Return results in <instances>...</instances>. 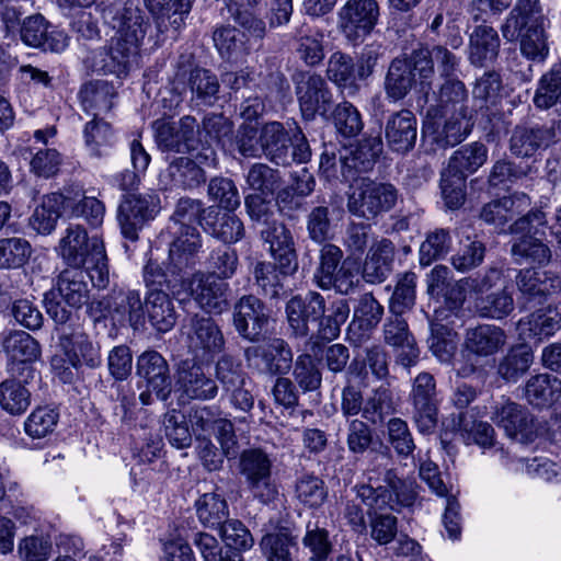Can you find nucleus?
<instances>
[{"instance_id": "473e14b6", "label": "nucleus", "mask_w": 561, "mask_h": 561, "mask_svg": "<svg viewBox=\"0 0 561 561\" xmlns=\"http://www.w3.org/2000/svg\"><path fill=\"white\" fill-rule=\"evenodd\" d=\"M180 230L181 236L171 243L169 249V261L173 274L194 267L202 247L201 236L194 227Z\"/></svg>"}, {"instance_id": "0e129e2a", "label": "nucleus", "mask_w": 561, "mask_h": 561, "mask_svg": "<svg viewBox=\"0 0 561 561\" xmlns=\"http://www.w3.org/2000/svg\"><path fill=\"white\" fill-rule=\"evenodd\" d=\"M31 404L30 391L19 381L7 379L0 383V405L12 415L24 413Z\"/></svg>"}, {"instance_id": "b1692460", "label": "nucleus", "mask_w": 561, "mask_h": 561, "mask_svg": "<svg viewBox=\"0 0 561 561\" xmlns=\"http://www.w3.org/2000/svg\"><path fill=\"white\" fill-rule=\"evenodd\" d=\"M491 419L508 437L520 442L533 439V419L519 404L506 400L495 407Z\"/></svg>"}, {"instance_id": "2eb2a0df", "label": "nucleus", "mask_w": 561, "mask_h": 561, "mask_svg": "<svg viewBox=\"0 0 561 561\" xmlns=\"http://www.w3.org/2000/svg\"><path fill=\"white\" fill-rule=\"evenodd\" d=\"M244 357L249 366L271 376L287 373L293 362V353L287 342L278 337L247 347Z\"/></svg>"}, {"instance_id": "dca6fc26", "label": "nucleus", "mask_w": 561, "mask_h": 561, "mask_svg": "<svg viewBox=\"0 0 561 561\" xmlns=\"http://www.w3.org/2000/svg\"><path fill=\"white\" fill-rule=\"evenodd\" d=\"M436 382L430 373H420L412 386L413 419L421 433H432L437 424Z\"/></svg>"}, {"instance_id": "9b49d317", "label": "nucleus", "mask_w": 561, "mask_h": 561, "mask_svg": "<svg viewBox=\"0 0 561 561\" xmlns=\"http://www.w3.org/2000/svg\"><path fill=\"white\" fill-rule=\"evenodd\" d=\"M471 112L461 114H439L436 107H427L423 133L432 137L440 148L454 147L467 138L472 128Z\"/></svg>"}, {"instance_id": "e2e57ef3", "label": "nucleus", "mask_w": 561, "mask_h": 561, "mask_svg": "<svg viewBox=\"0 0 561 561\" xmlns=\"http://www.w3.org/2000/svg\"><path fill=\"white\" fill-rule=\"evenodd\" d=\"M198 519L206 527H220L228 517L225 499L215 493H205L196 502Z\"/></svg>"}, {"instance_id": "de8ad7c7", "label": "nucleus", "mask_w": 561, "mask_h": 561, "mask_svg": "<svg viewBox=\"0 0 561 561\" xmlns=\"http://www.w3.org/2000/svg\"><path fill=\"white\" fill-rule=\"evenodd\" d=\"M458 237L461 240L465 238L466 243L461 244L458 252L453 255L451 264L459 272H467L477 266H479L485 255V247L484 244L474 239L470 238V228L469 227H460L457 229Z\"/></svg>"}, {"instance_id": "5fc2aeb1", "label": "nucleus", "mask_w": 561, "mask_h": 561, "mask_svg": "<svg viewBox=\"0 0 561 561\" xmlns=\"http://www.w3.org/2000/svg\"><path fill=\"white\" fill-rule=\"evenodd\" d=\"M381 151V140L374 138L367 144L360 145L351 156L340 159L342 175L345 180H350L353 175L351 170L356 172H366L374 167L376 158Z\"/></svg>"}, {"instance_id": "5701e85b", "label": "nucleus", "mask_w": 561, "mask_h": 561, "mask_svg": "<svg viewBox=\"0 0 561 561\" xmlns=\"http://www.w3.org/2000/svg\"><path fill=\"white\" fill-rule=\"evenodd\" d=\"M137 375L145 379L147 387L160 400H167L171 393L169 365L157 351L149 350L137 358Z\"/></svg>"}, {"instance_id": "393cba45", "label": "nucleus", "mask_w": 561, "mask_h": 561, "mask_svg": "<svg viewBox=\"0 0 561 561\" xmlns=\"http://www.w3.org/2000/svg\"><path fill=\"white\" fill-rule=\"evenodd\" d=\"M560 129L559 124L536 128L516 127L510 140V149L514 156L531 157L538 149L554 144Z\"/></svg>"}, {"instance_id": "4d7b16f0", "label": "nucleus", "mask_w": 561, "mask_h": 561, "mask_svg": "<svg viewBox=\"0 0 561 561\" xmlns=\"http://www.w3.org/2000/svg\"><path fill=\"white\" fill-rule=\"evenodd\" d=\"M297 540L288 530L266 534L260 541V548L267 561H293L291 550Z\"/></svg>"}, {"instance_id": "2f4dec72", "label": "nucleus", "mask_w": 561, "mask_h": 561, "mask_svg": "<svg viewBox=\"0 0 561 561\" xmlns=\"http://www.w3.org/2000/svg\"><path fill=\"white\" fill-rule=\"evenodd\" d=\"M289 129L279 122H270L260 129L262 153L278 165L290 164Z\"/></svg>"}, {"instance_id": "c85d7f7f", "label": "nucleus", "mask_w": 561, "mask_h": 561, "mask_svg": "<svg viewBox=\"0 0 561 561\" xmlns=\"http://www.w3.org/2000/svg\"><path fill=\"white\" fill-rule=\"evenodd\" d=\"M416 118L409 110H402L389 117L386 124V139L390 148L397 152L411 150L416 141Z\"/></svg>"}, {"instance_id": "bb28decb", "label": "nucleus", "mask_w": 561, "mask_h": 561, "mask_svg": "<svg viewBox=\"0 0 561 561\" xmlns=\"http://www.w3.org/2000/svg\"><path fill=\"white\" fill-rule=\"evenodd\" d=\"M507 336L503 329L494 324H479L466 331L465 350L478 357L496 354L506 344Z\"/></svg>"}, {"instance_id": "c03bdc74", "label": "nucleus", "mask_w": 561, "mask_h": 561, "mask_svg": "<svg viewBox=\"0 0 561 561\" xmlns=\"http://www.w3.org/2000/svg\"><path fill=\"white\" fill-rule=\"evenodd\" d=\"M3 350L12 363L31 364L41 356L39 343L25 331H12L3 339Z\"/></svg>"}, {"instance_id": "58836bf2", "label": "nucleus", "mask_w": 561, "mask_h": 561, "mask_svg": "<svg viewBox=\"0 0 561 561\" xmlns=\"http://www.w3.org/2000/svg\"><path fill=\"white\" fill-rule=\"evenodd\" d=\"M116 96L115 87L105 80L90 81L80 90V99L84 112L93 115L95 118L112 110Z\"/></svg>"}, {"instance_id": "7c9ffc66", "label": "nucleus", "mask_w": 561, "mask_h": 561, "mask_svg": "<svg viewBox=\"0 0 561 561\" xmlns=\"http://www.w3.org/2000/svg\"><path fill=\"white\" fill-rule=\"evenodd\" d=\"M382 314L383 307L371 294L362 296L357 308L354 310V319L350 324V341L359 345L368 337L367 333L379 323Z\"/></svg>"}, {"instance_id": "680f3d73", "label": "nucleus", "mask_w": 561, "mask_h": 561, "mask_svg": "<svg viewBox=\"0 0 561 561\" xmlns=\"http://www.w3.org/2000/svg\"><path fill=\"white\" fill-rule=\"evenodd\" d=\"M534 355L526 345H517L502 358L497 371L507 381H516L533 364Z\"/></svg>"}, {"instance_id": "39448f33", "label": "nucleus", "mask_w": 561, "mask_h": 561, "mask_svg": "<svg viewBox=\"0 0 561 561\" xmlns=\"http://www.w3.org/2000/svg\"><path fill=\"white\" fill-rule=\"evenodd\" d=\"M398 197L399 192L392 184L360 178L351 186L347 209L353 216L373 220L391 210Z\"/></svg>"}, {"instance_id": "338daca9", "label": "nucleus", "mask_w": 561, "mask_h": 561, "mask_svg": "<svg viewBox=\"0 0 561 561\" xmlns=\"http://www.w3.org/2000/svg\"><path fill=\"white\" fill-rule=\"evenodd\" d=\"M332 121L339 135L344 138L357 136L364 123L358 110L350 102H342L332 112Z\"/></svg>"}, {"instance_id": "1a4fd4ad", "label": "nucleus", "mask_w": 561, "mask_h": 561, "mask_svg": "<svg viewBox=\"0 0 561 561\" xmlns=\"http://www.w3.org/2000/svg\"><path fill=\"white\" fill-rule=\"evenodd\" d=\"M379 16L377 0H347L337 12V26L347 41L358 43L373 32Z\"/></svg>"}, {"instance_id": "8fccbe9b", "label": "nucleus", "mask_w": 561, "mask_h": 561, "mask_svg": "<svg viewBox=\"0 0 561 561\" xmlns=\"http://www.w3.org/2000/svg\"><path fill=\"white\" fill-rule=\"evenodd\" d=\"M560 393L561 380L548 374L531 377L525 387L527 400L537 407L551 404L559 398Z\"/></svg>"}, {"instance_id": "864d4df0", "label": "nucleus", "mask_w": 561, "mask_h": 561, "mask_svg": "<svg viewBox=\"0 0 561 561\" xmlns=\"http://www.w3.org/2000/svg\"><path fill=\"white\" fill-rule=\"evenodd\" d=\"M457 431L467 445L477 444L482 448L493 445V427L486 422L476 421L469 412L459 413Z\"/></svg>"}, {"instance_id": "4c0bfd02", "label": "nucleus", "mask_w": 561, "mask_h": 561, "mask_svg": "<svg viewBox=\"0 0 561 561\" xmlns=\"http://www.w3.org/2000/svg\"><path fill=\"white\" fill-rule=\"evenodd\" d=\"M203 220L204 230L225 243H236L244 237L243 222L232 211L220 214L209 207Z\"/></svg>"}, {"instance_id": "a211bd4d", "label": "nucleus", "mask_w": 561, "mask_h": 561, "mask_svg": "<svg viewBox=\"0 0 561 561\" xmlns=\"http://www.w3.org/2000/svg\"><path fill=\"white\" fill-rule=\"evenodd\" d=\"M268 316L264 304L253 295L241 297L233 308L237 332L251 342L260 341L267 332Z\"/></svg>"}, {"instance_id": "c9c22d12", "label": "nucleus", "mask_w": 561, "mask_h": 561, "mask_svg": "<svg viewBox=\"0 0 561 561\" xmlns=\"http://www.w3.org/2000/svg\"><path fill=\"white\" fill-rule=\"evenodd\" d=\"M394 259V244L388 239L375 242L363 265V278L367 283L378 284L386 279Z\"/></svg>"}, {"instance_id": "aec40b11", "label": "nucleus", "mask_w": 561, "mask_h": 561, "mask_svg": "<svg viewBox=\"0 0 561 561\" xmlns=\"http://www.w3.org/2000/svg\"><path fill=\"white\" fill-rule=\"evenodd\" d=\"M175 385L182 397L192 400H211L218 393L216 381L203 365L188 359L180 363Z\"/></svg>"}, {"instance_id": "7ed1b4c3", "label": "nucleus", "mask_w": 561, "mask_h": 561, "mask_svg": "<svg viewBox=\"0 0 561 561\" xmlns=\"http://www.w3.org/2000/svg\"><path fill=\"white\" fill-rule=\"evenodd\" d=\"M549 19L543 14L540 0H516L501 32L507 42L519 41V50L527 60L542 64L549 56Z\"/></svg>"}, {"instance_id": "0eeeda50", "label": "nucleus", "mask_w": 561, "mask_h": 561, "mask_svg": "<svg viewBox=\"0 0 561 561\" xmlns=\"http://www.w3.org/2000/svg\"><path fill=\"white\" fill-rule=\"evenodd\" d=\"M90 312L96 320L110 318L118 325H130L134 329L145 322V308L137 290H119L103 297L90 305Z\"/></svg>"}, {"instance_id": "f257e3e1", "label": "nucleus", "mask_w": 561, "mask_h": 561, "mask_svg": "<svg viewBox=\"0 0 561 561\" xmlns=\"http://www.w3.org/2000/svg\"><path fill=\"white\" fill-rule=\"evenodd\" d=\"M112 13V9H105L104 19H112L115 36L112 37L108 49L93 53L91 67L95 72L121 77L128 72L136 60L150 23L137 7L125 5L117 9L115 15Z\"/></svg>"}, {"instance_id": "6e6d98bb", "label": "nucleus", "mask_w": 561, "mask_h": 561, "mask_svg": "<svg viewBox=\"0 0 561 561\" xmlns=\"http://www.w3.org/2000/svg\"><path fill=\"white\" fill-rule=\"evenodd\" d=\"M534 103L539 108H550L561 103V62L552 67L541 76L534 96Z\"/></svg>"}, {"instance_id": "a18cd8bd", "label": "nucleus", "mask_w": 561, "mask_h": 561, "mask_svg": "<svg viewBox=\"0 0 561 561\" xmlns=\"http://www.w3.org/2000/svg\"><path fill=\"white\" fill-rule=\"evenodd\" d=\"M467 101L468 90L465 83L458 79H446L439 89L436 104H431L428 107L438 108L442 115H448V113L465 115L470 112Z\"/></svg>"}, {"instance_id": "09e8293b", "label": "nucleus", "mask_w": 561, "mask_h": 561, "mask_svg": "<svg viewBox=\"0 0 561 561\" xmlns=\"http://www.w3.org/2000/svg\"><path fill=\"white\" fill-rule=\"evenodd\" d=\"M488 160V148L482 142H471L455 151L449 159L447 169L468 175L474 173Z\"/></svg>"}, {"instance_id": "bf43d9fd", "label": "nucleus", "mask_w": 561, "mask_h": 561, "mask_svg": "<svg viewBox=\"0 0 561 561\" xmlns=\"http://www.w3.org/2000/svg\"><path fill=\"white\" fill-rule=\"evenodd\" d=\"M416 274L404 272L397 275L393 293L389 300L390 313H404L411 310L415 304Z\"/></svg>"}, {"instance_id": "ddd939ff", "label": "nucleus", "mask_w": 561, "mask_h": 561, "mask_svg": "<svg viewBox=\"0 0 561 561\" xmlns=\"http://www.w3.org/2000/svg\"><path fill=\"white\" fill-rule=\"evenodd\" d=\"M152 126L156 142L162 151L184 153L197 148L201 131L193 116H183L179 122L158 119Z\"/></svg>"}, {"instance_id": "69168bd1", "label": "nucleus", "mask_w": 561, "mask_h": 561, "mask_svg": "<svg viewBox=\"0 0 561 561\" xmlns=\"http://www.w3.org/2000/svg\"><path fill=\"white\" fill-rule=\"evenodd\" d=\"M328 492L324 482L313 473H304L297 478L295 483V496L308 507L321 506Z\"/></svg>"}, {"instance_id": "9d476101", "label": "nucleus", "mask_w": 561, "mask_h": 561, "mask_svg": "<svg viewBox=\"0 0 561 561\" xmlns=\"http://www.w3.org/2000/svg\"><path fill=\"white\" fill-rule=\"evenodd\" d=\"M295 92L302 116L311 121L325 116L333 104V95L325 80L318 73L298 71L293 76Z\"/></svg>"}, {"instance_id": "3c124183", "label": "nucleus", "mask_w": 561, "mask_h": 561, "mask_svg": "<svg viewBox=\"0 0 561 561\" xmlns=\"http://www.w3.org/2000/svg\"><path fill=\"white\" fill-rule=\"evenodd\" d=\"M84 144L91 154L102 157L115 142L112 126L102 118L93 117L83 128Z\"/></svg>"}, {"instance_id": "cd10ccee", "label": "nucleus", "mask_w": 561, "mask_h": 561, "mask_svg": "<svg viewBox=\"0 0 561 561\" xmlns=\"http://www.w3.org/2000/svg\"><path fill=\"white\" fill-rule=\"evenodd\" d=\"M88 268L67 266L57 278V291L61 300L71 308L79 309L89 298Z\"/></svg>"}, {"instance_id": "052dcab7", "label": "nucleus", "mask_w": 561, "mask_h": 561, "mask_svg": "<svg viewBox=\"0 0 561 561\" xmlns=\"http://www.w3.org/2000/svg\"><path fill=\"white\" fill-rule=\"evenodd\" d=\"M297 54L308 66L319 65L324 58L323 38L324 33L319 28L304 26L298 31Z\"/></svg>"}, {"instance_id": "37998d69", "label": "nucleus", "mask_w": 561, "mask_h": 561, "mask_svg": "<svg viewBox=\"0 0 561 561\" xmlns=\"http://www.w3.org/2000/svg\"><path fill=\"white\" fill-rule=\"evenodd\" d=\"M415 82L412 64L405 58H394L385 78V91L393 101L402 100Z\"/></svg>"}, {"instance_id": "4468645a", "label": "nucleus", "mask_w": 561, "mask_h": 561, "mask_svg": "<svg viewBox=\"0 0 561 561\" xmlns=\"http://www.w3.org/2000/svg\"><path fill=\"white\" fill-rule=\"evenodd\" d=\"M196 304L206 312L220 314L229 307V285L214 274L198 272L183 282Z\"/></svg>"}, {"instance_id": "6e6552de", "label": "nucleus", "mask_w": 561, "mask_h": 561, "mask_svg": "<svg viewBox=\"0 0 561 561\" xmlns=\"http://www.w3.org/2000/svg\"><path fill=\"white\" fill-rule=\"evenodd\" d=\"M160 211V198L154 193L125 194L118 205L117 221L126 239L136 241L139 231Z\"/></svg>"}, {"instance_id": "ea45409f", "label": "nucleus", "mask_w": 561, "mask_h": 561, "mask_svg": "<svg viewBox=\"0 0 561 561\" xmlns=\"http://www.w3.org/2000/svg\"><path fill=\"white\" fill-rule=\"evenodd\" d=\"M151 325L159 332L170 331L176 322V312L170 296L164 289H150L145 306Z\"/></svg>"}, {"instance_id": "f8f14e48", "label": "nucleus", "mask_w": 561, "mask_h": 561, "mask_svg": "<svg viewBox=\"0 0 561 561\" xmlns=\"http://www.w3.org/2000/svg\"><path fill=\"white\" fill-rule=\"evenodd\" d=\"M327 311L324 297L313 290L293 296L286 304V317L290 335L297 339L309 336L310 324H318L323 320Z\"/></svg>"}, {"instance_id": "f03ea898", "label": "nucleus", "mask_w": 561, "mask_h": 561, "mask_svg": "<svg viewBox=\"0 0 561 561\" xmlns=\"http://www.w3.org/2000/svg\"><path fill=\"white\" fill-rule=\"evenodd\" d=\"M389 453H377L368 468V482L356 486L357 496L371 510L400 511L416 501V484L413 480L400 479L390 468Z\"/></svg>"}, {"instance_id": "72a5a7b5", "label": "nucleus", "mask_w": 561, "mask_h": 561, "mask_svg": "<svg viewBox=\"0 0 561 561\" xmlns=\"http://www.w3.org/2000/svg\"><path fill=\"white\" fill-rule=\"evenodd\" d=\"M195 0H144L148 11L156 20L157 26L161 32L167 30L169 25L179 31L184 24L185 19L191 12Z\"/></svg>"}, {"instance_id": "e433bc0d", "label": "nucleus", "mask_w": 561, "mask_h": 561, "mask_svg": "<svg viewBox=\"0 0 561 561\" xmlns=\"http://www.w3.org/2000/svg\"><path fill=\"white\" fill-rule=\"evenodd\" d=\"M500 50V37L495 28L481 24L469 36V59L474 66H484L496 59Z\"/></svg>"}, {"instance_id": "774afa93", "label": "nucleus", "mask_w": 561, "mask_h": 561, "mask_svg": "<svg viewBox=\"0 0 561 561\" xmlns=\"http://www.w3.org/2000/svg\"><path fill=\"white\" fill-rule=\"evenodd\" d=\"M240 470L248 484L256 480L271 478L272 460L261 449L244 450L240 458Z\"/></svg>"}, {"instance_id": "13d9d810", "label": "nucleus", "mask_w": 561, "mask_h": 561, "mask_svg": "<svg viewBox=\"0 0 561 561\" xmlns=\"http://www.w3.org/2000/svg\"><path fill=\"white\" fill-rule=\"evenodd\" d=\"M328 78L342 89L355 91L357 89V76L353 58L344 53H333L328 61Z\"/></svg>"}, {"instance_id": "c756f323", "label": "nucleus", "mask_w": 561, "mask_h": 561, "mask_svg": "<svg viewBox=\"0 0 561 561\" xmlns=\"http://www.w3.org/2000/svg\"><path fill=\"white\" fill-rule=\"evenodd\" d=\"M561 328V311L557 307L539 309L517 323L522 339H536L539 342L553 335Z\"/></svg>"}, {"instance_id": "79ce46f5", "label": "nucleus", "mask_w": 561, "mask_h": 561, "mask_svg": "<svg viewBox=\"0 0 561 561\" xmlns=\"http://www.w3.org/2000/svg\"><path fill=\"white\" fill-rule=\"evenodd\" d=\"M66 191V210L72 217H83L91 226L102 224L105 207L95 197L87 196L80 187H68Z\"/></svg>"}, {"instance_id": "a878e982", "label": "nucleus", "mask_w": 561, "mask_h": 561, "mask_svg": "<svg viewBox=\"0 0 561 561\" xmlns=\"http://www.w3.org/2000/svg\"><path fill=\"white\" fill-rule=\"evenodd\" d=\"M205 180L204 170L187 157H180L170 162L159 176L164 190H190L199 186Z\"/></svg>"}, {"instance_id": "20e7f679", "label": "nucleus", "mask_w": 561, "mask_h": 561, "mask_svg": "<svg viewBox=\"0 0 561 561\" xmlns=\"http://www.w3.org/2000/svg\"><path fill=\"white\" fill-rule=\"evenodd\" d=\"M58 253L67 266L88 268L93 287L104 289L108 286L107 256L100 237H89L82 226L69 225L59 241Z\"/></svg>"}, {"instance_id": "49530a36", "label": "nucleus", "mask_w": 561, "mask_h": 561, "mask_svg": "<svg viewBox=\"0 0 561 561\" xmlns=\"http://www.w3.org/2000/svg\"><path fill=\"white\" fill-rule=\"evenodd\" d=\"M188 87L192 101L197 105H213L218 100L219 81L208 69L195 68L190 72Z\"/></svg>"}, {"instance_id": "f3484780", "label": "nucleus", "mask_w": 561, "mask_h": 561, "mask_svg": "<svg viewBox=\"0 0 561 561\" xmlns=\"http://www.w3.org/2000/svg\"><path fill=\"white\" fill-rule=\"evenodd\" d=\"M261 238L284 276L298 270V257L290 230L280 221L272 220L261 230Z\"/></svg>"}, {"instance_id": "423d86ee", "label": "nucleus", "mask_w": 561, "mask_h": 561, "mask_svg": "<svg viewBox=\"0 0 561 561\" xmlns=\"http://www.w3.org/2000/svg\"><path fill=\"white\" fill-rule=\"evenodd\" d=\"M546 222V215L536 209L510 226V231L513 233H526L512 245L511 253L515 263H537L539 265L549 263L551 251L548 245L529 234L531 232L537 234L539 227L545 226Z\"/></svg>"}, {"instance_id": "f704fd0d", "label": "nucleus", "mask_w": 561, "mask_h": 561, "mask_svg": "<svg viewBox=\"0 0 561 561\" xmlns=\"http://www.w3.org/2000/svg\"><path fill=\"white\" fill-rule=\"evenodd\" d=\"M516 286L528 299L545 298L561 288V279L547 271L525 268L517 274Z\"/></svg>"}, {"instance_id": "a19ab883", "label": "nucleus", "mask_w": 561, "mask_h": 561, "mask_svg": "<svg viewBox=\"0 0 561 561\" xmlns=\"http://www.w3.org/2000/svg\"><path fill=\"white\" fill-rule=\"evenodd\" d=\"M62 213L69 214L66 210V191L45 195L31 217V226L41 234H49Z\"/></svg>"}, {"instance_id": "412c9836", "label": "nucleus", "mask_w": 561, "mask_h": 561, "mask_svg": "<svg viewBox=\"0 0 561 561\" xmlns=\"http://www.w3.org/2000/svg\"><path fill=\"white\" fill-rule=\"evenodd\" d=\"M59 345L65 353L66 360L73 368L83 365L95 368L101 365L99 346L93 344L79 325L62 329L59 334Z\"/></svg>"}, {"instance_id": "4be33fe9", "label": "nucleus", "mask_w": 561, "mask_h": 561, "mask_svg": "<svg viewBox=\"0 0 561 561\" xmlns=\"http://www.w3.org/2000/svg\"><path fill=\"white\" fill-rule=\"evenodd\" d=\"M186 335L190 350L198 355L217 354L224 350L225 339L221 330L211 318L197 314L190 319Z\"/></svg>"}, {"instance_id": "6ab92c4d", "label": "nucleus", "mask_w": 561, "mask_h": 561, "mask_svg": "<svg viewBox=\"0 0 561 561\" xmlns=\"http://www.w3.org/2000/svg\"><path fill=\"white\" fill-rule=\"evenodd\" d=\"M21 38L27 46L51 53H61L69 45L67 33L51 25L41 14L27 16L23 21Z\"/></svg>"}, {"instance_id": "603ef678", "label": "nucleus", "mask_w": 561, "mask_h": 561, "mask_svg": "<svg viewBox=\"0 0 561 561\" xmlns=\"http://www.w3.org/2000/svg\"><path fill=\"white\" fill-rule=\"evenodd\" d=\"M432 354L442 363H448L455 356L458 346L457 332L438 322L431 323V335L427 340Z\"/></svg>"}]
</instances>
